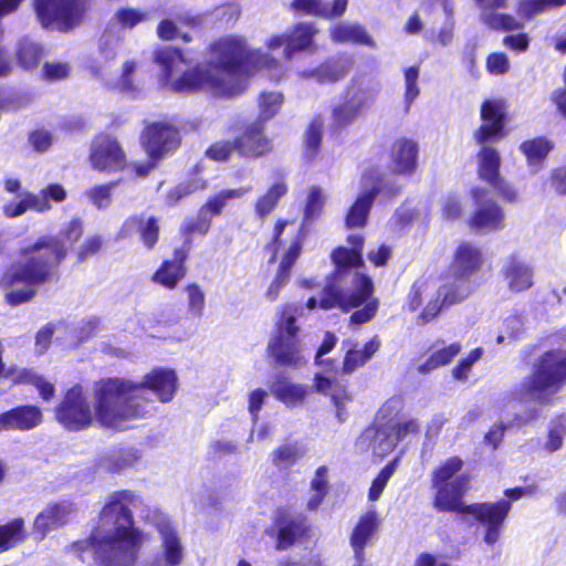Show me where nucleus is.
Listing matches in <instances>:
<instances>
[{
	"label": "nucleus",
	"instance_id": "obj_1",
	"mask_svg": "<svg viewBox=\"0 0 566 566\" xmlns=\"http://www.w3.org/2000/svg\"><path fill=\"white\" fill-rule=\"evenodd\" d=\"M139 507L140 517L156 527L160 541V554L146 559L143 566H180L186 549L177 526L164 513L146 507L130 491L114 492L107 497L98 527L90 539L73 544L74 549L93 556L102 566H135L146 541L133 522L132 511ZM80 557L85 560L83 555Z\"/></svg>",
	"mask_w": 566,
	"mask_h": 566
},
{
	"label": "nucleus",
	"instance_id": "obj_2",
	"mask_svg": "<svg viewBox=\"0 0 566 566\" xmlns=\"http://www.w3.org/2000/svg\"><path fill=\"white\" fill-rule=\"evenodd\" d=\"M165 85L177 93L206 91L217 97H232L245 90L241 74L244 64L256 70H265L271 78L279 81L284 76L283 64L260 50H248L245 41L239 35H227L210 46L207 64L182 72L185 60L181 52L165 46L155 53Z\"/></svg>",
	"mask_w": 566,
	"mask_h": 566
},
{
	"label": "nucleus",
	"instance_id": "obj_3",
	"mask_svg": "<svg viewBox=\"0 0 566 566\" xmlns=\"http://www.w3.org/2000/svg\"><path fill=\"white\" fill-rule=\"evenodd\" d=\"M347 242L350 248H338L332 254L337 269L334 281L323 289L319 298L310 297L306 306L310 310L317 306L322 310L338 307L348 312L364 304L361 310L354 312L350 316L352 323L364 324L376 314L378 302L370 300L374 291L371 279L352 270V268L364 265L361 256L364 237L350 234Z\"/></svg>",
	"mask_w": 566,
	"mask_h": 566
},
{
	"label": "nucleus",
	"instance_id": "obj_4",
	"mask_svg": "<svg viewBox=\"0 0 566 566\" xmlns=\"http://www.w3.org/2000/svg\"><path fill=\"white\" fill-rule=\"evenodd\" d=\"M83 228L78 219L71 220L55 237H42L22 251L23 261L13 263L0 284L10 291L6 298L11 305L28 302L52 270L65 258L67 250L80 239Z\"/></svg>",
	"mask_w": 566,
	"mask_h": 566
},
{
	"label": "nucleus",
	"instance_id": "obj_5",
	"mask_svg": "<svg viewBox=\"0 0 566 566\" xmlns=\"http://www.w3.org/2000/svg\"><path fill=\"white\" fill-rule=\"evenodd\" d=\"M95 421L103 428L123 430L127 423L150 413L153 402L140 395V386L122 378H103L93 387Z\"/></svg>",
	"mask_w": 566,
	"mask_h": 566
},
{
	"label": "nucleus",
	"instance_id": "obj_6",
	"mask_svg": "<svg viewBox=\"0 0 566 566\" xmlns=\"http://www.w3.org/2000/svg\"><path fill=\"white\" fill-rule=\"evenodd\" d=\"M482 125L474 132L473 138L481 149L476 155L478 176L481 180L496 182L501 177V155L488 143L501 139L503 130V111L500 102L485 101L481 107Z\"/></svg>",
	"mask_w": 566,
	"mask_h": 566
},
{
	"label": "nucleus",
	"instance_id": "obj_7",
	"mask_svg": "<svg viewBox=\"0 0 566 566\" xmlns=\"http://www.w3.org/2000/svg\"><path fill=\"white\" fill-rule=\"evenodd\" d=\"M566 385V350L545 352L534 364L532 374L521 385L531 399L551 405L553 396Z\"/></svg>",
	"mask_w": 566,
	"mask_h": 566
},
{
	"label": "nucleus",
	"instance_id": "obj_8",
	"mask_svg": "<svg viewBox=\"0 0 566 566\" xmlns=\"http://www.w3.org/2000/svg\"><path fill=\"white\" fill-rule=\"evenodd\" d=\"M298 332L294 308H285L268 345V350L277 365L297 369L307 363L304 347L297 337Z\"/></svg>",
	"mask_w": 566,
	"mask_h": 566
},
{
	"label": "nucleus",
	"instance_id": "obj_9",
	"mask_svg": "<svg viewBox=\"0 0 566 566\" xmlns=\"http://www.w3.org/2000/svg\"><path fill=\"white\" fill-rule=\"evenodd\" d=\"M473 279L452 273L440 286L434 285V297L430 298L418 316V323L426 324L434 319L440 312L467 300L476 289Z\"/></svg>",
	"mask_w": 566,
	"mask_h": 566
},
{
	"label": "nucleus",
	"instance_id": "obj_10",
	"mask_svg": "<svg viewBox=\"0 0 566 566\" xmlns=\"http://www.w3.org/2000/svg\"><path fill=\"white\" fill-rule=\"evenodd\" d=\"M43 28L69 31L76 27L85 10V0H33Z\"/></svg>",
	"mask_w": 566,
	"mask_h": 566
},
{
	"label": "nucleus",
	"instance_id": "obj_11",
	"mask_svg": "<svg viewBox=\"0 0 566 566\" xmlns=\"http://www.w3.org/2000/svg\"><path fill=\"white\" fill-rule=\"evenodd\" d=\"M55 418L63 427L72 431L88 428L95 421L94 409L90 406L80 385L65 392L63 399L55 407Z\"/></svg>",
	"mask_w": 566,
	"mask_h": 566
},
{
	"label": "nucleus",
	"instance_id": "obj_12",
	"mask_svg": "<svg viewBox=\"0 0 566 566\" xmlns=\"http://www.w3.org/2000/svg\"><path fill=\"white\" fill-rule=\"evenodd\" d=\"M360 184V190L345 217L347 228H363L367 224L369 211L381 188L379 171L371 169L364 172Z\"/></svg>",
	"mask_w": 566,
	"mask_h": 566
},
{
	"label": "nucleus",
	"instance_id": "obj_13",
	"mask_svg": "<svg viewBox=\"0 0 566 566\" xmlns=\"http://www.w3.org/2000/svg\"><path fill=\"white\" fill-rule=\"evenodd\" d=\"M511 511V502L500 500L497 502H484L470 504L465 515H471L479 524L485 527L483 541L493 546L500 538L503 523Z\"/></svg>",
	"mask_w": 566,
	"mask_h": 566
},
{
	"label": "nucleus",
	"instance_id": "obj_14",
	"mask_svg": "<svg viewBox=\"0 0 566 566\" xmlns=\"http://www.w3.org/2000/svg\"><path fill=\"white\" fill-rule=\"evenodd\" d=\"M67 192L60 184H51L41 189L39 193L24 192L20 195L18 202H8L3 206V213L8 218H15L28 210L44 213L51 210L50 201L62 202L66 199Z\"/></svg>",
	"mask_w": 566,
	"mask_h": 566
},
{
	"label": "nucleus",
	"instance_id": "obj_15",
	"mask_svg": "<svg viewBox=\"0 0 566 566\" xmlns=\"http://www.w3.org/2000/svg\"><path fill=\"white\" fill-rule=\"evenodd\" d=\"M471 195L475 211L470 218V227L485 232L502 230L505 227V213L502 207L490 198V191L485 188H474Z\"/></svg>",
	"mask_w": 566,
	"mask_h": 566
},
{
	"label": "nucleus",
	"instance_id": "obj_16",
	"mask_svg": "<svg viewBox=\"0 0 566 566\" xmlns=\"http://www.w3.org/2000/svg\"><path fill=\"white\" fill-rule=\"evenodd\" d=\"M90 161L98 171H120L126 166V155L115 137L101 134L91 145Z\"/></svg>",
	"mask_w": 566,
	"mask_h": 566
},
{
	"label": "nucleus",
	"instance_id": "obj_17",
	"mask_svg": "<svg viewBox=\"0 0 566 566\" xmlns=\"http://www.w3.org/2000/svg\"><path fill=\"white\" fill-rule=\"evenodd\" d=\"M180 143L178 130L167 123H151L143 132L142 144L151 160H159Z\"/></svg>",
	"mask_w": 566,
	"mask_h": 566
},
{
	"label": "nucleus",
	"instance_id": "obj_18",
	"mask_svg": "<svg viewBox=\"0 0 566 566\" xmlns=\"http://www.w3.org/2000/svg\"><path fill=\"white\" fill-rule=\"evenodd\" d=\"M76 515V509L72 502L63 501L60 503L48 504L35 517L33 532L36 539L44 537L60 527H63Z\"/></svg>",
	"mask_w": 566,
	"mask_h": 566
},
{
	"label": "nucleus",
	"instance_id": "obj_19",
	"mask_svg": "<svg viewBox=\"0 0 566 566\" xmlns=\"http://www.w3.org/2000/svg\"><path fill=\"white\" fill-rule=\"evenodd\" d=\"M434 491L432 505L438 512L467 514L469 505L462 502L467 491L468 478H459L450 484H431Z\"/></svg>",
	"mask_w": 566,
	"mask_h": 566
},
{
	"label": "nucleus",
	"instance_id": "obj_20",
	"mask_svg": "<svg viewBox=\"0 0 566 566\" xmlns=\"http://www.w3.org/2000/svg\"><path fill=\"white\" fill-rule=\"evenodd\" d=\"M146 19V12L132 8L119 9L108 23L104 34L101 38L99 46L105 56L113 57L114 55L113 46L120 40L118 25L122 28L132 29Z\"/></svg>",
	"mask_w": 566,
	"mask_h": 566
},
{
	"label": "nucleus",
	"instance_id": "obj_21",
	"mask_svg": "<svg viewBox=\"0 0 566 566\" xmlns=\"http://www.w3.org/2000/svg\"><path fill=\"white\" fill-rule=\"evenodd\" d=\"M354 65V59L347 54H340L327 59L313 70L298 71L301 78H314L317 83H335L347 76Z\"/></svg>",
	"mask_w": 566,
	"mask_h": 566
},
{
	"label": "nucleus",
	"instance_id": "obj_22",
	"mask_svg": "<svg viewBox=\"0 0 566 566\" xmlns=\"http://www.w3.org/2000/svg\"><path fill=\"white\" fill-rule=\"evenodd\" d=\"M177 375L168 368H155L136 382L140 386V395L146 397V390L153 391L161 402H169L177 391Z\"/></svg>",
	"mask_w": 566,
	"mask_h": 566
},
{
	"label": "nucleus",
	"instance_id": "obj_23",
	"mask_svg": "<svg viewBox=\"0 0 566 566\" xmlns=\"http://www.w3.org/2000/svg\"><path fill=\"white\" fill-rule=\"evenodd\" d=\"M501 274L506 287L513 293L531 289L534 284V270L525 261L510 256L502 265Z\"/></svg>",
	"mask_w": 566,
	"mask_h": 566
},
{
	"label": "nucleus",
	"instance_id": "obj_24",
	"mask_svg": "<svg viewBox=\"0 0 566 566\" xmlns=\"http://www.w3.org/2000/svg\"><path fill=\"white\" fill-rule=\"evenodd\" d=\"M482 265L481 248L472 242H461L454 252L451 271L463 277L473 279Z\"/></svg>",
	"mask_w": 566,
	"mask_h": 566
},
{
	"label": "nucleus",
	"instance_id": "obj_25",
	"mask_svg": "<svg viewBox=\"0 0 566 566\" xmlns=\"http://www.w3.org/2000/svg\"><path fill=\"white\" fill-rule=\"evenodd\" d=\"M252 190V187H240L237 189H224L216 196L211 197L205 206L200 209L199 217L200 221L195 227V230L200 233H206L210 228V220L207 219V214L218 216L222 212L223 208L229 201L242 198Z\"/></svg>",
	"mask_w": 566,
	"mask_h": 566
},
{
	"label": "nucleus",
	"instance_id": "obj_26",
	"mask_svg": "<svg viewBox=\"0 0 566 566\" xmlns=\"http://www.w3.org/2000/svg\"><path fill=\"white\" fill-rule=\"evenodd\" d=\"M238 153L244 157H259L270 150V140L263 134V125L256 120L245 127L237 138Z\"/></svg>",
	"mask_w": 566,
	"mask_h": 566
},
{
	"label": "nucleus",
	"instance_id": "obj_27",
	"mask_svg": "<svg viewBox=\"0 0 566 566\" xmlns=\"http://www.w3.org/2000/svg\"><path fill=\"white\" fill-rule=\"evenodd\" d=\"M186 259L187 252L184 249H177L174 259L165 261L154 273L153 281L166 289H175L186 275Z\"/></svg>",
	"mask_w": 566,
	"mask_h": 566
},
{
	"label": "nucleus",
	"instance_id": "obj_28",
	"mask_svg": "<svg viewBox=\"0 0 566 566\" xmlns=\"http://www.w3.org/2000/svg\"><path fill=\"white\" fill-rule=\"evenodd\" d=\"M331 40L336 44H361L375 49L376 42L359 23L344 21L328 29Z\"/></svg>",
	"mask_w": 566,
	"mask_h": 566
},
{
	"label": "nucleus",
	"instance_id": "obj_29",
	"mask_svg": "<svg viewBox=\"0 0 566 566\" xmlns=\"http://www.w3.org/2000/svg\"><path fill=\"white\" fill-rule=\"evenodd\" d=\"M275 526L277 528L275 546L277 551L287 549L307 531L305 518L285 514L277 518Z\"/></svg>",
	"mask_w": 566,
	"mask_h": 566
},
{
	"label": "nucleus",
	"instance_id": "obj_30",
	"mask_svg": "<svg viewBox=\"0 0 566 566\" xmlns=\"http://www.w3.org/2000/svg\"><path fill=\"white\" fill-rule=\"evenodd\" d=\"M418 158V145L407 138L395 142L391 148V160L395 171L410 174L416 169Z\"/></svg>",
	"mask_w": 566,
	"mask_h": 566
},
{
	"label": "nucleus",
	"instance_id": "obj_31",
	"mask_svg": "<svg viewBox=\"0 0 566 566\" xmlns=\"http://www.w3.org/2000/svg\"><path fill=\"white\" fill-rule=\"evenodd\" d=\"M376 528L377 515L375 512L364 514L355 526L350 536V546L358 562H361L364 549L375 534Z\"/></svg>",
	"mask_w": 566,
	"mask_h": 566
},
{
	"label": "nucleus",
	"instance_id": "obj_32",
	"mask_svg": "<svg viewBox=\"0 0 566 566\" xmlns=\"http://www.w3.org/2000/svg\"><path fill=\"white\" fill-rule=\"evenodd\" d=\"M274 397L289 408L301 406L310 389L301 384H294L285 378L277 377L271 386Z\"/></svg>",
	"mask_w": 566,
	"mask_h": 566
},
{
	"label": "nucleus",
	"instance_id": "obj_33",
	"mask_svg": "<svg viewBox=\"0 0 566 566\" xmlns=\"http://www.w3.org/2000/svg\"><path fill=\"white\" fill-rule=\"evenodd\" d=\"M379 348L380 340L376 336L367 342L363 348H358L357 345L349 347L343 360L342 371L346 375L353 374L367 364Z\"/></svg>",
	"mask_w": 566,
	"mask_h": 566
},
{
	"label": "nucleus",
	"instance_id": "obj_34",
	"mask_svg": "<svg viewBox=\"0 0 566 566\" xmlns=\"http://www.w3.org/2000/svg\"><path fill=\"white\" fill-rule=\"evenodd\" d=\"M347 0H334L332 7L322 0H294L292 9L304 14L319 15L324 18H338L346 11Z\"/></svg>",
	"mask_w": 566,
	"mask_h": 566
},
{
	"label": "nucleus",
	"instance_id": "obj_35",
	"mask_svg": "<svg viewBox=\"0 0 566 566\" xmlns=\"http://www.w3.org/2000/svg\"><path fill=\"white\" fill-rule=\"evenodd\" d=\"M317 30L312 23H297L287 30V45L284 48V57L291 60L295 52L307 50L313 44Z\"/></svg>",
	"mask_w": 566,
	"mask_h": 566
},
{
	"label": "nucleus",
	"instance_id": "obj_36",
	"mask_svg": "<svg viewBox=\"0 0 566 566\" xmlns=\"http://www.w3.org/2000/svg\"><path fill=\"white\" fill-rule=\"evenodd\" d=\"M552 149V142L544 137H536L520 145V150L525 156L532 174H536L543 167V163Z\"/></svg>",
	"mask_w": 566,
	"mask_h": 566
},
{
	"label": "nucleus",
	"instance_id": "obj_37",
	"mask_svg": "<svg viewBox=\"0 0 566 566\" xmlns=\"http://www.w3.org/2000/svg\"><path fill=\"white\" fill-rule=\"evenodd\" d=\"M200 17L191 15L188 12H178L174 18H167L160 21L157 27V34L160 39L169 41L180 35L179 25L198 27Z\"/></svg>",
	"mask_w": 566,
	"mask_h": 566
},
{
	"label": "nucleus",
	"instance_id": "obj_38",
	"mask_svg": "<svg viewBox=\"0 0 566 566\" xmlns=\"http://www.w3.org/2000/svg\"><path fill=\"white\" fill-rule=\"evenodd\" d=\"M9 379L12 380L13 384L34 386L44 401H50L55 396L54 385L31 369H17L14 367V375Z\"/></svg>",
	"mask_w": 566,
	"mask_h": 566
},
{
	"label": "nucleus",
	"instance_id": "obj_39",
	"mask_svg": "<svg viewBox=\"0 0 566 566\" xmlns=\"http://www.w3.org/2000/svg\"><path fill=\"white\" fill-rule=\"evenodd\" d=\"M365 439H371L370 448L375 455L384 458L394 450L398 443L388 423L376 429H368Z\"/></svg>",
	"mask_w": 566,
	"mask_h": 566
},
{
	"label": "nucleus",
	"instance_id": "obj_40",
	"mask_svg": "<svg viewBox=\"0 0 566 566\" xmlns=\"http://www.w3.org/2000/svg\"><path fill=\"white\" fill-rule=\"evenodd\" d=\"M376 93L370 80L364 76L353 77L347 88V97L361 111L373 102Z\"/></svg>",
	"mask_w": 566,
	"mask_h": 566
},
{
	"label": "nucleus",
	"instance_id": "obj_41",
	"mask_svg": "<svg viewBox=\"0 0 566 566\" xmlns=\"http://www.w3.org/2000/svg\"><path fill=\"white\" fill-rule=\"evenodd\" d=\"M14 430L29 431L43 421L42 410L32 405L19 406L11 409Z\"/></svg>",
	"mask_w": 566,
	"mask_h": 566
},
{
	"label": "nucleus",
	"instance_id": "obj_42",
	"mask_svg": "<svg viewBox=\"0 0 566 566\" xmlns=\"http://www.w3.org/2000/svg\"><path fill=\"white\" fill-rule=\"evenodd\" d=\"M287 186L283 181H277L272 185L269 190L261 196L255 205L254 211L259 218L264 219L277 206L279 201L286 195Z\"/></svg>",
	"mask_w": 566,
	"mask_h": 566
},
{
	"label": "nucleus",
	"instance_id": "obj_43",
	"mask_svg": "<svg viewBox=\"0 0 566 566\" xmlns=\"http://www.w3.org/2000/svg\"><path fill=\"white\" fill-rule=\"evenodd\" d=\"M463 467L459 457H451L442 461L431 473V484H450L459 478H467L458 474Z\"/></svg>",
	"mask_w": 566,
	"mask_h": 566
},
{
	"label": "nucleus",
	"instance_id": "obj_44",
	"mask_svg": "<svg viewBox=\"0 0 566 566\" xmlns=\"http://www.w3.org/2000/svg\"><path fill=\"white\" fill-rule=\"evenodd\" d=\"M462 349L460 343H453L446 347L436 349L423 364L418 366V371L428 374L441 366L448 365Z\"/></svg>",
	"mask_w": 566,
	"mask_h": 566
},
{
	"label": "nucleus",
	"instance_id": "obj_45",
	"mask_svg": "<svg viewBox=\"0 0 566 566\" xmlns=\"http://www.w3.org/2000/svg\"><path fill=\"white\" fill-rule=\"evenodd\" d=\"M42 55L43 49L38 42L28 38L19 41L15 57L22 69L32 70L36 67Z\"/></svg>",
	"mask_w": 566,
	"mask_h": 566
},
{
	"label": "nucleus",
	"instance_id": "obj_46",
	"mask_svg": "<svg viewBox=\"0 0 566 566\" xmlns=\"http://www.w3.org/2000/svg\"><path fill=\"white\" fill-rule=\"evenodd\" d=\"M499 9L484 10L481 11L480 19L481 21L488 25L490 29L496 31H514L523 28V23H521L516 18L510 14L497 12Z\"/></svg>",
	"mask_w": 566,
	"mask_h": 566
},
{
	"label": "nucleus",
	"instance_id": "obj_47",
	"mask_svg": "<svg viewBox=\"0 0 566 566\" xmlns=\"http://www.w3.org/2000/svg\"><path fill=\"white\" fill-rule=\"evenodd\" d=\"M25 538L24 520L14 518L0 526V553L7 552Z\"/></svg>",
	"mask_w": 566,
	"mask_h": 566
},
{
	"label": "nucleus",
	"instance_id": "obj_48",
	"mask_svg": "<svg viewBox=\"0 0 566 566\" xmlns=\"http://www.w3.org/2000/svg\"><path fill=\"white\" fill-rule=\"evenodd\" d=\"M326 199L327 196L319 186H311L307 189L304 207V222H311L321 216Z\"/></svg>",
	"mask_w": 566,
	"mask_h": 566
},
{
	"label": "nucleus",
	"instance_id": "obj_49",
	"mask_svg": "<svg viewBox=\"0 0 566 566\" xmlns=\"http://www.w3.org/2000/svg\"><path fill=\"white\" fill-rule=\"evenodd\" d=\"M566 4V0H522L517 12L521 17L532 19L551 9Z\"/></svg>",
	"mask_w": 566,
	"mask_h": 566
},
{
	"label": "nucleus",
	"instance_id": "obj_50",
	"mask_svg": "<svg viewBox=\"0 0 566 566\" xmlns=\"http://www.w3.org/2000/svg\"><path fill=\"white\" fill-rule=\"evenodd\" d=\"M304 454V449L298 443L284 444L272 453V461L276 467L290 468Z\"/></svg>",
	"mask_w": 566,
	"mask_h": 566
},
{
	"label": "nucleus",
	"instance_id": "obj_51",
	"mask_svg": "<svg viewBox=\"0 0 566 566\" xmlns=\"http://www.w3.org/2000/svg\"><path fill=\"white\" fill-rule=\"evenodd\" d=\"M566 437V416H560L551 421L548 426L547 438L544 449L549 452H556L562 449L564 438Z\"/></svg>",
	"mask_w": 566,
	"mask_h": 566
},
{
	"label": "nucleus",
	"instance_id": "obj_52",
	"mask_svg": "<svg viewBox=\"0 0 566 566\" xmlns=\"http://www.w3.org/2000/svg\"><path fill=\"white\" fill-rule=\"evenodd\" d=\"M434 284L427 280H418L413 283L408 295L407 307L410 312L417 311L423 302L424 297H434Z\"/></svg>",
	"mask_w": 566,
	"mask_h": 566
},
{
	"label": "nucleus",
	"instance_id": "obj_53",
	"mask_svg": "<svg viewBox=\"0 0 566 566\" xmlns=\"http://www.w3.org/2000/svg\"><path fill=\"white\" fill-rule=\"evenodd\" d=\"M283 104V94L280 92L262 93L259 97L260 118L268 120L280 111Z\"/></svg>",
	"mask_w": 566,
	"mask_h": 566
},
{
	"label": "nucleus",
	"instance_id": "obj_54",
	"mask_svg": "<svg viewBox=\"0 0 566 566\" xmlns=\"http://www.w3.org/2000/svg\"><path fill=\"white\" fill-rule=\"evenodd\" d=\"M116 186L117 182L115 181L105 185H96L87 189L85 195L97 209H105L111 205L112 191Z\"/></svg>",
	"mask_w": 566,
	"mask_h": 566
},
{
	"label": "nucleus",
	"instance_id": "obj_55",
	"mask_svg": "<svg viewBox=\"0 0 566 566\" xmlns=\"http://www.w3.org/2000/svg\"><path fill=\"white\" fill-rule=\"evenodd\" d=\"M360 112L361 109L347 97L344 104L333 109L334 124L344 127L350 124Z\"/></svg>",
	"mask_w": 566,
	"mask_h": 566
},
{
	"label": "nucleus",
	"instance_id": "obj_56",
	"mask_svg": "<svg viewBox=\"0 0 566 566\" xmlns=\"http://www.w3.org/2000/svg\"><path fill=\"white\" fill-rule=\"evenodd\" d=\"M188 296V311L195 317H201L206 304V295L202 289L193 283L186 287Z\"/></svg>",
	"mask_w": 566,
	"mask_h": 566
},
{
	"label": "nucleus",
	"instance_id": "obj_57",
	"mask_svg": "<svg viewBox=\"0 0 566 566\" xmlns=\"http://www.w3.org/2000/svg\"><path fill=\"white\" fill-rule=\"evenodd\" d=\"M483 355L482 348L471 350L464 358L460 359L457 366L452 369V376L461 381L468 379L472 366L481 359Z\"/></svg>",
	"mask_w": 566,
	"mask_h": 566
},
{
	"label": "nucleus",
	"instance_id": "obj_58",
	"mask_svg": "<svg viewBox=\"0 0 566 566\" xmlns=\"http://www.w3.org/2000/svg\"><path fill=\"white\" fill-rule=\"evenodd\" d=\"M398 459L389 462L378 474V476L373 481V484L369 490V500L376 501L380 497L387 482L394 474L397 468Z\"/></svg>",
	"mask_w": 566,
	"mask_h": 566
},
{
	"label": "nucleus",
	"instance_id": "obj_59",
	"mask_svg": "<svg viewBox=\"0 0 566 566\" xmlns=\"http://www.w3.org/2000/svg\"><path fill=\"white\" fill-rule=\"evenodd\" d=\"M329 397L336 408L338 421L344 422L347 417L345 407L352 400V396L346 391L345 386L337 381Z\"/></svg>",
	"mask_w": 566,
	"mask_h": 566
},
{
	"label": "nucleus",
	"instance_id": "obj_60",
	"mask_svg": "<svg viewBox=\"0 0 566 566\" xmlns=\"http://www.w3.org/2000/svg\"><path fill=\"white\" fill-rule=\"evenodd\" d=\"M419 67L410 66L405 71V102L406 108L409 109L412 102L419 95L418 87Z\"/></svg>",
	"mask_w": 566,
	"mask_h": 566
},
{
	"label": "nucleus",
	"instance_id": "obj_61",
	"mask_svg": "<svg viewBox=\"0 0 566 566\" xmlns=\"http://www.w3.org/2000/svg\"><path fill=\"white\" fill-rule=\"evenodd\" d=\"M138 63L135 60H127L123 64L122 74L118 84L124 91H135L137 88Z\"/></svg>",
	"mask_w": 566,
	"mask_h": 566
},
{
	"label": "nucleus",
	"instance_id": "obj_62",
	"mask_svg": "<svg viewBox=\"0 0 566 566\" xmlns=\"http://www.w3.org/2000/svg\"><path fill=\"white\" fill-rule=\"evenodd\" d=\"M233 151H238L237 139L217 142L207 149L206 154L213 160L222 161L227 160Z\"/></svg>",
	"mask_w": 566,
	"mask_h": 566
},
{
	"label": "nucleus",
	"instance_id": "obj_63",
	"mask_svg": "<svg viewBox=\"0 0 566 566\" xmlns=\"http://www.w3.org/2000/svg\"><path fill=\"white\" fill-rule=\"evenodd\" d=\"M391 432L394 433L397 442L407 439L419 431V423L416 419H407L396 423L388 422Z\"/></svg>",
	"mask_w": 566,
	"mask_h": 566
},
{
	"label": "nucleus",
	"instance_id": "obj_64",
	"mask_svg": "<svg viewBox=\"0 0 566 566\" xmlns=\"http://www.w3.org/2000/svg\"><path fill=\"white\" fill-rule=\"evenodd\" d=\"M71 67L63 62H48L43 65V76L49 81L64 80L70 75Z\"/></svg>",
	"mask_w": 566,
	"mask_h": 566
}]
</instances>
